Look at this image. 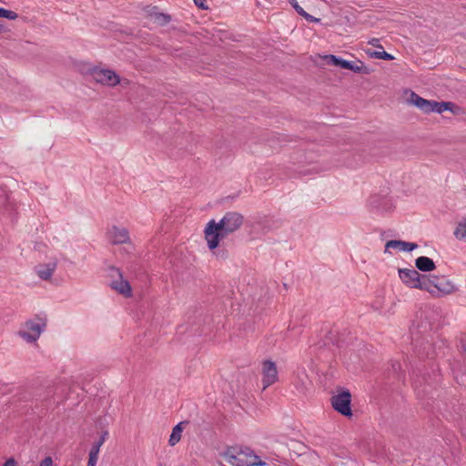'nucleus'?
Returning <instances> with one entry per match:
<instances>
[{
    "label": "nucleus",
    "instance_id": "f257e3e1",
    "mask_svg": "<svg viewBox=\"0 0 466 466\" xmlns=\"http://www.w3.org/2000/svg\"><path fill=\"white\" fill-rule=\"evenodd\" d=\"M243 222L244 217L236 211L226 212L218 222L215 219L209 220L204 230L208 248L210 250L217 248L220 240L238 230Z\"/></svg>",
    "mask_w": 466,
    "mask_h": 466
},
{
    "label": "nucleus",
    "instance_id": "f03ea898",
    "mask_svg": "<svg viewBox=\"0 0 466 466\" xmlns=\"http://www.w3.org/2000/svg\"><path fill=\"white\" fill-rule=\"evenodd\" d=\"M224 458L232 466H269L249 448H230L225 452Z\"/></svg>",
    "mask_w": 466,
    "mask_h": 466
},
{
    "label": "nucleus",
    "instance_id": "7ed1b4c3",
    "mask_svg": "<svg viewBox=\"0 0 466 466\" xmlns=\"http://www.w3.org/2000/svg\"><path fill=\"white\" fill-rule=\"evenodd\" d=\"M332 408L345 417H351V394L349 390L334 395L330 399Z\"/></svg>",
    "mask_w": 466,
    "mask_h": 466
},
{
    "label": "nucleus",
    "instance_id": "20e7f679",
    "mask_svg": "<svg viewBox=\"0 0 466 466\" xmlns=\"http://www.w3.org/2000/svg\"><path fill=\"white\" fill-rule=\"evenodd\" d=\"M28 331H19V335L27 342L35 341L44 331L46 321L43 319H38V321L27 320L25 323Z\"/></svg>",
    "mask_w": 466,
    "mask_h": 466
},
{
    "label": "nucleus",
    "instance_id": "39448f33",
    "mask_svg": "<svg viewBox=\"0 0 466 466\" xmlns=\"http://www.w3.org/2000/svg\"><path fill=\"white\" fill-rule=\"evenodd\" d=\"M263 390H266L278 381V369L274 361L266 360L262 361L261 367Z\"/></svg>",
    "mask_w": 466,
    "mask_h": 466
},
{
    "label": "nucleus",
    "instance_id": "423d86ee",
    "mask_svg": "<svg viewBox=\"0 0 466 466\" xmlns=\"http://www.w3.org/2000/svg\"><path fill=\"white\" fill-rule=\"evenodd\" d=\"M399 277L400 280L409 288L418 289L424 288L421 285L422 275L414 268H400Z\"/></svg>",
    "mask_w": 466,
    "mask_h": 466
},
{
    "label": "nucleus",
    "instance_id": "0eeeda50",
    "mask_svg": "<svg viewBox=\"0 0 466 466\" xmlns=\"http://www.w3.org/2000/svg\"><path fill=\"white\" fill-rule=\"evenodd\" d=\"M91 76L96 82L111 86H116L120 82L119 76L109 69L94 68L91 71Z\"/></svg>",
    "mask_w": 466,
    "mask_h": 466
},
{
    "label": "nucleus",
    "instance_id": "6e6552de",
    "mask_svg": "<svg viewBox=\"0 0 466 466\" xmlns=\"http://www.w3.org/2000/svg\"><path fill=\"white\" fill-rule=\"evenodd\" d=\"M111 277L116 276L118 279L113 280L110 284L111 288L116 290L119 294L125 296L126 298H129L132 296V289L129 282L127 279H124L122 272L119 268L112 267Z\"/></svg>",
    "mask_w": 466,
    "mask_h": 466
},
{
    "label": "nucleus",
    "instance_id": "1a4fd4ad",
    "mask_svg": "<svg viewBox=\"0 0 466 466\" xmlns=\"http://www.w3.org/2000/svg\"><path fill=\"white\" fill-rule=\"evenodd\" d=\"M409 101L410 104L414 105L416 107L420 109L423 113H431L433 100L425 99L420 96L415 92L411 91Z\"/></svg>",
    "mask_w": 466,
    "mask_h": 466
},
{
    "label": "nucleus",
    "instance_id": "9d476101",
    "mask_svg": "<svg viewBox=\"0 0 466 466\" xmlns=\"http://www.w3.org/2000/svg\"><path fill=\"white\" fill-rule=\"evenodd\" d=\"M145 11L147 15L153 18L159 25H165L171 21V16L167 14L159 12L157 6L147 5L146 6Z\"/></svg>",
    "mask_w": 466,
    "mask_h": 466
},
{
    "label": "nucleus",
    "instance_id": "9b49d317",
    "mask_svg": "<svg viewBox=\"0 0 466 466\" xmlns=\"http://www.w3.org/2000/svg\"><path fill=\"white\" fill-rule=\"evenodd\" d=\"M109 233L114 245L127 243L130 239L128 230L125 228L113 226Z\"/></svg>",
    "mask_w": 466,
    "mask_h": 466
},
{
    "label": "nucleus",
    "instance_id": "f8f14e48",
    "mask_svg": "<svg viewBox=\"0 0 466 466\" xmlns=\"http://www.w3.org/2000/svg\"><path fill=\"white\" fill-rule=\"evenodd\" d=\"M440 278L441 277L436 276V275H431V276L422 275L421 285L425 288H420V289L428 291L433 297H437L436 286L440 280Z\"/></svg>",
    "mask_w": 466,
    "mask_h": 466
},
{
    "label": "nucleus",
    "instance_id": "ddd939ff",
    "mask_svg": "<svg viewBox=\"0 0 466 466\" xmlns=\"http://www.w3.org/2000/svg\"><path fill=\"white\" fill-rule=\"evenodd\" d=\"M57 267V260L54 259L46 264L39 265L36 268L38 277L43 280H48Z\"/></svg>",
    "mask_w": 466,
    "mask_h": 466
},
{
    "label": "nucleus",
    "instance_id": "4468645a",
    "mask_svg": "<svg viewBox=\"0 0 466 466\" xmlns=\"http://www.w3.org/2000/svg\"><path fill=\"white\" fill-rule=\"evenodd\" d=\"M437 297L440 295H450L457 291V287L445 277H441L436 286Z\"/></svg>",
    "mask_w": 466,
    "mask_h": 466
},
{
    "label": "nucleus",
    "instance_id": "2eb2a0df",
    "mask_svg": "<svg viewBox=\"0 0 466 466\" xmlns=\"http://www.w3.org/2000/svg\"><path fill=\"white\" fill-rule=\"evenodd\" d=\"M445 111H451L454 114H456L458 111H460V107L456 106L452 102H438V101H432V110L431 112L441 114Z\"/></svg>",
    "mask_w": 466,
    "mask_h": 466
},
{
    "label": "nucleus",
    "instance_id": "dca6fc26",
    "mask_svg": "<svg viewBox=\"0 0 466 466\" xmlns=\"http://www.w3.org/2000/svg\"><path fill=\"white\" fill-rule=\"evenodd\" d=\"M415 267L423 272L432 271L436 268L434 261L425 256H420L415 259Z\"/></svg>",
    "mask_w": 466,
    "mask_h": 466
},
{
    "label": "nucleus",
    "instance_id": "f3484780",
    "mask_svg": "<svg viewBox=\"0 0 466 466\" xmlns=\"http://www.w3.org/2000/svg\"><path fill=\"white\" fill-rule=\"evenodd\" d=\"M188 423L187 421H181L177 423L172 430L168 443L170 446H175L181 439V433L183 431V425Z\"/></svg>",
    "mask_w": 466,
    "mask_h": 466
},
{
    "label": "nucleus",
    "instance_id": "a211bd4d",
    "mask_svg": "<svg viewBox=\"0 0 466 466\" xmlns=\"http://www.w3.org/2000/svg\"><path fill=\"white\" fill-rule=\"evenodd\" d=\"M323 60L328 64L334 66H339L340 68L345 69L346 66H348V60H345L339 56L335 55H325L323 56Z\"/></svg>",
    "mask_w": 466,
    "mask_h": 466
},
{
    "label": "nucleus",
    "instance_id": "6ab92c4d",
    "mask_svg": "<svg viewBox=\"0 0 466 466\" xmlns=\"http://www.w3.org/2000/svg\"><path fill=\"white\" fill-rule=\"evenodd\" d=\"M360 65L355 64L352 61H348V66H346L345 69L350 70L354 73L358 74H363V75H369L370 74L371 70L364 66V64L361 61H358Z\"/></svg>",
    "mask_w": 466,
    "mask_h": 466
},
{
    "label": "nucleus",
    "instance_id": "aec40b11",
    "mask_svg": "<svg viewBox=\"0 0 466 466\" xmlns=\"http://www.w3.org/2000/svg\"><path fill=\"white\" fill-rule=\"evenodd\" d=\"M454 235L458 239L466 241V218H462L457 225Z\"/></svg>",
    "mask_w": 466,
    "mask_h": 466
},
{
    "label": "nucleus",
    "instance_id": "412c9836",
    "mask_svg": "<svg viewBox=\"0 0 466 466\" xmlns=\"http://www.w3.org/2000/svg\"><path fill=\"white\" fill-rule=\"evenodd\" d=\"M107 437H108V432L106 431L102 432L99 440L94 443L90 451H95L96 454H98L100 447L104 444V442L106 441Z\"/></svg>",
    "mask_w": 466,
    "mask_h": 466
},
{
    "label": "nucleus",
    "instance_id": "4be33fe9",
    "mask_svg": "<svg viewBox=\"0 0 466 466\" xmlns=\"http://www.w3.org/2000/svg\"><path fill=\"white\" fill-rule=\"evenodd\" d=\"M370 56L374 58L383 59V60H387V61H390V60L394 59V56L392 55L387 53L384 50L383 51H372L370 53Z\"/></svg>",
    "mask_w": 466,
    "mask_h": 466
},
{
    "label": "nucleus",
    "instance_id": "5701e85b",
    "mask_svg": "<svg viewBox=\"0 0 466 466\" xmlns=\"http://www.w3.org/2000/svg\"><path fill=\"white\" fill-rule=\"evenodd\" d=\"M0 17H4L9 20H15L18 17V15L14 11L0 7Z\"/></svg>",
    "mask_w": 466,
    "mask_h": 466
},
{
    "label": "nucleus",
    "instance_id": "b1692460",
    "mask_svg": "<svg viewBox=\"0 0 466 466\" xmlns=\"http://www.w3.org/2000/svg\"><path fill=\"white\" fill-rule=\"evenodd\" d=\"M423 382H425L427 385L431 384L428 379H426L424 376L420 378L417 375L416 378H413V386L416 390H420V388L423 386Z\"/></svg>",
    "mask_w": 466,
    "mask_h": 466
},
{
    "label": "nucleus",
    "instance_id": "393cba45",
    "mask_svg": "<svg viewBox=\"0 0 466 466\" xmlns=\"http://www.w3.org/2000/svg\"><path fill=\"white\" fill-rule=\"evenodd\" d=\"M389 248H399L401 250L402 240L391 239L387 241L385 244V252H387Z\"/></svg>",
    "mask_w": 466,
    "mask_h": 466
},
{
    "label": "nucleus",
    "instance_id": "a878e982",
    "mask_svg": "<svg viewBox=\"0 0 466 466\" xmlns=\"http://www.w3.org/2000/svg\"><path fill=\"white\" fill-rule=\"evenodd\" d=\"M418 248V245L413 242H406L402 240V251L410 252Z\"/></svg>",
    "mask_w": 466,
    "mask_h": 466
},
{
    "label": "nucleus",
    "instance_id": "bb28decb",
    "mask_svg": "<svg viewBox=\"0 0 466 466\" xmlns=\"http://www.w3.org/2000/svg\"><path fill=\"white\" fill-rule=\"evenodd\" d=\"M97 459L98 454H96L95 451H89L87 466H96Z\"/></svg>",
    "mask_w": 466,
    "mask_h": 466
},
{
    "label": "nucleus",
    "instance_id": "cd10ccee",
    "mask_svg": "<svg viewBox=\"0 0 466 466\" xmlns=\"http://www.w3.org/2000/svg\"><path fill=\"white\" fill-rule=\"evenodd\" d=\"M308 22H310V23H319L320 21L319 18H317L308 13L305 14V15L303 16Z\"/></svg>",
    "mask_w": 466,
    "mask_h": 466
},
{
    "label": "nucleus",
    "instance_id": "c85d7f7f",
    "mask_svg": "<svg viewBox=\"0 0 466 466\" xmlns=\"http://www.w3.org/2000/svg\"><path fill=\"white\" fill-rule=\"evenodd\" d=\"M292 7L296 10V12L301 15L304 16L307 13L298 3L292 5Z\"/></svg>",
    "mask_w": 466,
    "mask_h": 466
},
{
    "label": "nucleus",
    "instance_id": "c756f323",
    "mask_svg": "<svg viewBox=\"0 0 466 466\" xmlns=\"http://www.w3.org/2000/svg\"><path fill=\"white\" fill-rule=\"evenodd\" d=\"M53 465V460L51 457L47 456L39 464V466H52Z\"/></svg>",
    "mask_w": 466,
    "mask_h": 466
},
{
    "label": "nucleus",
    "instance_id": "7c9ffc66",
    "mask_svg": "<svg viewBox=\"0 0 466 466\" xmlns=\"http://www.w3.org/2000/svg\"><path fill=\"white\" fill-rule=\"evenodd\" d=\"M197 6H198L202 10H207L208 6L205 5L206 0H194Z\"/></svg>",
    "mask_w": 466,
    "mask_h": 466
},
{
    "label": "nucleus",
    "instance_id": "2f4dec72",
    "mask_svg": "<svg viewBox=\"0 0 466 466\" xmlns=\"http://www.w3.org/2000/svg\"><path fill=\"white\" fill-rule=\"evenodd\" d=\"M17 462L14 458L7 459L2 466H16Z\"/></svg>",
    "mask_w": 466,
    "mask_h": 466
},
{
    "label": "nucleus",
    "instance_id": "473e14b6",
    "mask_svg": "<svg viewBox=\"0 0 466 466\" xmlns=\"http://www.w3.org/2000/svg\"><path fill=\"white\" fill-rule=\"evenodd\" d=\"M391 368H392V371L394 373H398L399 370H400V363L398 362V361H395L391 364Z\"/></svg>",
    "mask_w": 466,
    "mask_h": 466
},
{
    "label": "nucleus",
    "instance_id": "72a5a7b5",
    "mask_svg": "<svg viewBox=\"0 0 466 466\" xmlns=\"http://www.w3.org/2000/svg\"><path fill=\"white\" fill-rule=\"evenodd\" d=\"M380 40L378 38H372L370 41H369V44L372 45L373 46H379L382 48L381 46L379 45Z\"/></svg>",
    "mask_w": 466,
    "mask_h": 466
},
{
    "label": "nucleus",
    "instance_id": "f704fd0d",
    "mask_svg": "<svg viewBox=\"0 0 466 466\" xmlns=\"http://www.w3.org/2000/svg\"><path fill=\"white\" fill-rule=\"evenodd\" d=\"M288 2H289L291 5H295L296 3H298V2H297V0H288Z\"/></svg>",
    "mask_w": 466,
    "mask_h": 466
},
{
    "label": "nucleus",
    "instance_id": "c9c22d12",
    "mask_svg": "<svg viewBox=\"0 0 466 466\" xmlns=\"http://www.w3.org/2000/svg\"><path fill=\"white\" fill-rule=\"evenodd\" d=\"M462 348H463L464 352L466 353V342L462 344Z\"/></svg>",
    "mask_w": 466,
    "mask_h": 466
},
{
    "label": "nucleus",
    "instance_id": "e433bc0d",
    "mask_svg": "<svg viewBox=\"0 0 466 466\" xmlns=\"http://www.w3.org/2000/svg\"><path fill=\"white\" fill-rule=\"evenodd\" d=\"M421 392L426 393L427 392L426 389H422Z\"/></svg>",
    "mask_w": 466,
    "mask_h": 466
}]
</instances>
